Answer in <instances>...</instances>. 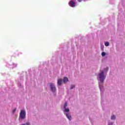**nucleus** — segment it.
I'll use <instances>...</instances> for the list:
<instances>
[{"mask_svg": "<svg viewBox=\"0 0 125 125\" xmlns=\"http://www.w3.org/2000/svg\"><path fill=\"white\" fill-rule=\"evenodd\" d=\"M99 76L100 82H101V83H103L105 79V75H104V71H103V70H102L101 73L99 74Z\"/></svg>", "mask_w": 125, "mask_h": 125, "instance_id": "obj_1", "label": "nucleus"}, {"mask_svg": "<svg viewBox=\"0 0 125 125\" xmlns=\"http://www.w3.org/2000/svg\"><path fill=\"white\" fill-rule=\"evenodd\" d=\"M20 118H21V120H24V119L26 118V111H25V110H21Z\"/></svg>", "mask_w": 125, "mask_h": 125, "instance_id": "obj_2", "label": "nucleus"}, {"mask_svg": "<svg viewBox=\"0 0 125 125\" xmlns=\"http://www.w3.org/2000/svg\"><path fill=\"white\" fill-rule=\"evenodd\" d=\"M50 87L51 88V91H52V92H55V91H56V87H55V85H54V84L50 83Z\"/></svg>", "mask_w": 125, "mask_h": 125, "instance_id": "obj_3", "label": "nucleus"}, {"mask_svg": "<svg viewBox=\"0 0 125 125\" xmlns=\"http://www.w3.org/2000/svg\"><path fill=\"white\" fill-rule=\"evenodd\" d=\"M68 4L71 7H75V6H76V3L74 1V0H71L69 2Z\"/></svg>", "mask_w": 125, "mask_h": 125, "instance_id": "obj_4", "label": "nucleus"}, {"mask_svg": "<svg viewBox=\"0 0 125 125\" xmlns=\"http://www.w3.org/2000/svg\"><path fill=\"white\" fill-rule=\"evenodd\" d=\"M69 82V78L68 77H64L63 79V83H67Z\"/></svg>", "mask_w": 125, "mask_h": 125, "instance_id": "obj_5", "label": "nucleus"}, {"mask_svg": "<svg viewBox=\"0 0 125 125\" xmlns=\"http://www.w3.org/2000/svg\"><path fill=\"white\" fill-rule=\"evenodd\" d=\"M63 80H62V79H60L58 80V85H61L62 84V82Z\"/></svg>", "mask_w": 125, "mask_h": 125, "instance_id": "obj_6", "label": "nucleus"}, {"mask_svg": "<svg viewBox=\"0 0 125 125\" xmlns=\"http://www.w3.org/2000/svg\"><path fill=\"white\" fill-rule=\"evenodd\" d=\"M66 116L67 119H68V120L71 121V120L72 119V116H71V115H70V114L68 113V114H66Z\"/></svg>", "mask_w": 125, "mask_h": 125, "instance_id": "obj_7", "label": "nucleus"}, {"mask_svg": "<svg viewBox=\"0 0 125 125\" xmlns=\"http://www.w3.org/2000/svg\"><path fill=\"white\" fill-rule=\"evenodd\" d=\"M67 106H68V104H67V102H65V103H64V105H63V108H64V109H66V107H67Z\"/></svg>", "mask_w": 125, "mask_h": 125, "instance_id": "obj_8", "label": "nucleus"}, {"mask_svg": "<svg viewBox=\"0 0 125 125\" xmlns=\"http://www.w3.org/2000/svg\"><path fill=\"white\" fill-rule=\"evenodd\" d=\"M64 111L66 113H68V112H69L70 111V109L69 108H64Z\"/></svg>", "mask_w": 125, "mask_h": 125, "instance_id": "obj_9", "label": "nucleus"}, {"mask_svg": "<svg viewBox=\"0 0 125 125\" xmlns=\"http://www.w3.org/2000/svg\"><path fill=\"white\" fill-rule=\"evenodd\" d=\"M111 120H116V116L113 115L111 117Z\"/></svg>", "mask_w": 125, "mask_h": 125, "instance_id": "obj_10", "label": "nucleus"}, {"mask_svg": "<svg viewBox=\"0 0 125 125\" xmlns=\"http://www.w3.org/2000/svg\"><path fill=\"white\" fill-rule=\"evenodd\" d=\"M109 42H106L104 43V45H105V46H109Z\"/></svg>", "mask_w": 125, "mask_h": 125, "instance_id": "obj_11", "label": "nucleus"}, {"mask_svg": "<svg viewBox=\"0 0 125 125\" xmlns=\"http://www.w3.org/2000/svg\"><path fill=\"white\" fill-rule=\"evenodd\" d=\"M105 55H106V53L104 52H103L102 53V56H105Z\"/></svg>", "mask_w": 125, "mask_h": 125, "instance_id": "obj_12", "label": "nucleus"}, {"mask_svg": "<svg viewBox=\"0 0 125 125\" xmlns=\"http://www.w3.org/2000/svg\"><path fill=\"white\" fill-rule=\"evenodd\" d=\"M73 88H75V85L71 86V89H73Z\"/></svg>", "mask_w": 125, "mask_h": 125, "instance_id": "obj_13", "label": "nucleus"}, {"mask_svg": "<svg viewBox=\"0 0 125 125\" xmlns=\"http://www.w3.org/2000/svg\"><path fill=\"white\" fill-rule=\"evenodd\" d=\"M15 112H16V108L14 109L13 110V113H15Z\"/></svg>", "mask_w": 125, "mask_h": 125, "instance_id": "obj_14", "label": "nucleus"}, {"mask_svg": "<svg viewBox=\"0 0 125 125\" xmlns=\"http://www.w3.org/2000/svg\"><path fill=\"white\" fill-rule=\"evenodd\" d=\"M78 2H82L83 1V0H78Z\"/></svg>", "mask_w": 125, "mask_h": 125, "instance_id": "obj_15", "label": "nucleus"}, {"mask_svg": "<svg viewBox=\"0 0 125 125\" xmlns=\"http://www.w3.org/2000/svg\"><path fill=\"white\" fill-rule=\"evenodd\" d=\"M108 125H113V122H111L110 123L108 124Z\"/></svg>", "mask_w": 125, "mask_h": 125, "instance_id": "obj_16", "label": "nucleus"}, {"mask_svg": "<svg viewBox=\"0 0 125 125\" xmlns=\"http://www.w3.org/2000/svg\"><path fill=\"white\" fill-rule=\"evenodd\" d=\"M100 89H101V87H100V85H99Z\"/></svg>", "mask_w": 125, "mask_h": 125, "instance_id": "obj_17", "label": "nucleus"}]
</instances>
